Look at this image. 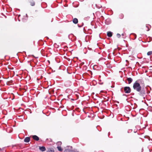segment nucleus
I'll return each instance as SVG.
<instances>
[{
	"instance_id": "9d476101",
	"label": "nucleus",
	"mask_w": 152,
	"mask_h": 152,
	"mask_svg": "<svg viewBox=\"0 0 152 152\" xmlns=\"http://www.w3.org/2000/svg\"><path fill=\"white\" fill-rule=\"evenodd\" d=\"M107 35L108 37H110L112 36V33L111 32H107Z\"/></svg>"
},
{
	"instance_id": "20e7f679",
	"label": "nucleus",
	"mask_w": 152,
	"mask_h": 152,
	"mask_svg": "<svg viewBox=\"0 0 152 152\" xmlns=\"http://www.w3.org/2000/svg\"><path fill=\"white\" fill-rule=\"evenodd\" d=\"M30 139L29 137H27L25 138L24 141L25 142H28L30 141Z\"/></svg>"
},
{
	"instance_id": "4468645a",
	"label": "nucleus",
	"mask_w": 152,
	"mask_h": 152,
	"mask_svg": "<svg viewBox=\"0 0 152 152\" xmlns=\"http://www.w3.org/2000/svg\"><path fill=\"white\" fill-rule=\"evenodd\" d=\"M152 54V51H150L148 52L147 55L148 56Z\"/></svg>"
},
{
	"instance_id": "4be33fe9",
	"label": "nucleus",
	"mask_w": 152,
	"mask_h": 152,
	"mask_svg": "<svg viewBox=\"0 0 152 152\" xmlns=\"http://www.w3.org/2000/svg\"><path fill=\"white\" fill-rule=\"evenodd\" d=\"M151 73H152V72H151Z\"/></svg>"
},
{
	"instance_id": "dca6fc26",
	"label": "nucleus",
	"mask_w": 152,
	"mask_h": 152,
	"mask_svg": "<svg viewBox=\"0 0 152 152\" xmlns=\"http://www.w3.org/2000/svg\"><path fill=\"white\" fill-rule=\"evenodd\" d=\"M120 18H123L124 17V15L122 14H121L120 15Z\"/></svg>"
},
{
	"instance_id": "1a4fd4ad",
	"label": "nucleus",
	"mask_w": 152,
	"mask_h": 152,
	"mask_svg": "<svg viewBox=\"0 0 152 152\" xmlns=\"http://www.w3.org/2000/svg\"><path fill=\"white\" fill-rule=\"evenodd\" d=\"M127 80L129 84H130L132 81V79L131 78H128Z\"/></svg>"
},
{
	"instance_id": "aec40b11",
	"label": "nucleus",
	"mask_w": 152,
	"mask_h": 152,
	"mask_svg": "<svg viewBox=\"0 0 152 152\" xmlns=\"http://www.w3.org/2000/svg\"><path fill=\"white\" fill-rule=\"evenodd\" d=\"M122 36H124V34H122Z\"/></svg>"
},
{
	"instance_id": "f03ea898",
	"label": "nucleus",
	"mask_w": 152,
	"mask_h": 152,
	"mask_svg": "<svg viewBox=\"0 0 152 152\" xmlns=\"http://www.w3.org/2000/svg\"><path fill=\"white\" fill-rule=\"evenodd\" d=\"M124 91L126 93H129L131 91V89L129 87H125L124 88Z\"/></svg>"
},
{
	"instance_id": "ddd939ff",
	"label": "nucleus",
	"mask_w": 152,
	"mask_h": 152,
	"mask_svg": "<svg viewBox=\"0 0 152 152\" xmlns=\"http://www.w3.org/2000/svg\"><path fill=\"white\" fill-rule=\"evenodd\" d=\"M57 144L58 145V146H60V145L62 144V142L60 141L58 142L57 143Z\"/></svg>"
},
{
	"instance_id": "5701e85b",
	"label": "nucleus",
	"mask_w": 152,
	"mask_h": 152,
	"mask_svg": "<svg viewBox=\"0 0 152 152\" xmlns=\"http://www.w3.org/2000/svg\"><path fill=\"white\" fill-rule=\"evenodd\" d=\"M94 66V67H95V66Z\"/></svg>"
},
{
	"instance_id": "2eb2a0df",
	"label": "nucleus",
	"mask_w": 152,
	"mask_h": 152,
	"mask_svg": "<svg viewBox=\"0 0 152 152\" xmlns=\"http://www.w3.org/2000/svg\"><path fill=\"white\" fill-rule=\"evenodd\" d=\"M47 152H54V151L53 150L49 149L48 150Z\"/></svg>"
},
{
	"instance_id": "f257e3e1",
	"label": "nucleus",
	"mask_w": 152,
	"mask_h": 152,
	"mask_svg": "<svg viewBox=\"0 0 152 152\" xmlns=\"http://www.w3.org/2000/svg\"><path fill=\"white\" fill-rule=\"evenodd\" d=\"M133 88L135 90L139 92L140 95L143 96L145 94L146 92L145 89L142 88L140 84L137 81L134 83Z\"/></svg>"
},
{
	"instance_id": "39448f33",
	"label": "nucleus",
	"mask_w": 152,
	"mask_h": 152,
	"mask_svg": "<svg viewBox=\"0 0 152 152\" xmlns=\"http://www.w3.org/2000/svg\"><path fill=\"white\" fill-rule=\"evenodd\" d=\"M6 131L9 133L11 132L12 131V129L10 127H8Z\"/></svg>"
},
{
	"instance_id": "f3484780",
	"label": "nucleus",
	"mask_w": 152,
	"mask_h": 152,
	"mask_svg": "<svg viewBox=\"0 0 152 152\" xmlns=\"http://www.w3.org/2000/svg\"><path fill=\"white\" fill-rule=\"evenodd\" d=\"M117 36L118 37V38H119L120 37H121V35L120 34H117Z\"/></svg>"
},
{
	"instance_id": "412c9836",
	"label": "nucleus",
	"mask_w": 152,
	"mask_h": 152,
	"mask_svg": "<svg viewBox=\"0 0 152 152\" xmlns=\"http://www.w3.org/2000/svg\"><path fill=\"white\" fill-rule=\"evenodd\" d=\"M126 61H127V62H128V61H127V60H126Z\"/></svg>"
},
{
	"instance_id": "f8f14e48",
	"label": "nucleus",
	"mask_w": 152,
	"mask_h": 152,
	"mask_svg": "<svg viewBox=\"0 0 152 152\" xmlns=\"http://www.w3.org/2000/svg\"><path fill=\"white\" fill-rule=\"evenodd\" d=\"M57 148L59 151H63V149L60 146H58Z\"/></svg>"
},
{
	"instance_id": "0eeeda50",
	"label": "nucleus",
	"mask_w": 152,
	"mask_h": 152,
	"mask_svg": "<svg viewBox=\"0 0 152 152\" xmlns=\"http://www.w3.org/2000/svg\"><path fill=\"white\" fill-rule=\"evenodd\" d=\"M39 149L42 151H44L46 150V148L45 147L42 146V147H39Z\"/></svg>"
},
{
	"instance_id": "a211bd4d",
	"label": "nucleus",
	"mask_w": 152,
	"mask_h": 152,
	"mask_svg": "<svg viewBox=\"0 0 152 152\" xmlns=\"http://www.w3.org/2000/svg\"><path fill=\"white\" fill-rule=\"evenodd\" d=\"M107 67H110V63H107Z\"/></svg>"
},
{
	"instance_id": "9b49d317",
	"label": "nucleus",
	"mask_w": 152,
	"mask_h": 152,
	"mask_svg": "<svg viewBox=\"0 0 152 152\" xmlns=\"http://www.w3.org/2000/svg\"><path fill=\"white\" fill-rule=\"evenodd\" d=\"M146 28H147V29H146V30L147 31H149L150 30V28L151 27V26L149 25H146Z\"/></svg>"
},
{
	"instance_id": "6ab92c4d",
	"label": "nucleus",
	"mask_w": 152,
	"mask_h": 152,
	"mask_svg": "<svg viewBox=\"0 0 152 152\" xmlns=\"http://www.w3.org/2000/svg\"><path fill=\"white\" fill-rule=\"evenodd\" d=\"M133 35H134V36L135 37V38L136 37V35L135 34H134Z\"/></svg>"
},
{
	"instance_id": "423d86ee",
	"label": "nucleus",
	"mask_w": 152,
	"mask_h": 152,
	"mask_svg": "<svg viewBox=\"0 0 152 152\" xmlns=\"http://www.w3.org/2000/svg\"><path fill=\"white\" fill-rule=\"evenodd\" d=\"M29 2L32 6H34L35 5V3L33 0H29Z\"/></svg>"
},
{
	"instance_id": "6e6552de",
	"label": "nucleus",
	"mask_w": 152,
	"mask_h": 152,
	"mask_svg": "<svg viewBox=\"0 0 152 152\" xmlns=\"http://www.w3.org/2000/svg\"><path fill=\"white\" fill-rule=\"evenodd\" d=\"M73 22L75 24H77L78 23V19L76 18H74L73 20Z\"/></svg>"
},
{
	"instance_id": "7ed1b4c3",
	"label": "nucleus",
	"mask_w": 152,
	"mask_h": 152,
	"mask_svg": "<svg viewBox=\"0 0 152 152\" xmlns=\"http://www.w3.org/2000/svg\"><path fill=\"white\" fill-rule=\"evenodd\" d=\"M32 137L33 139L35 140L38 141L39 140V137L36 135H33Z\"/></svg>"
}]
</instances>
